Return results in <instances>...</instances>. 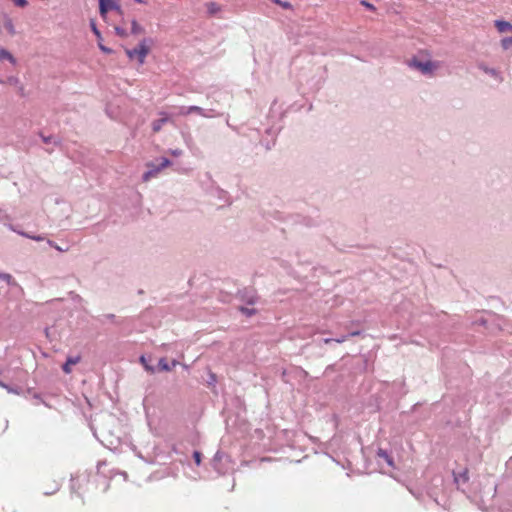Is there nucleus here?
I'll list each match as a JSON object with an SVG mask.
<instances>
[{"label": "nucleus", "mask_w": 512, "mask_h": 512, "mask_svg": "<svg viewBox=\"0 0 512 512\" xmlns=\"http://www.w3.org/2000/svg\"><path fill=\"white\" fill-rule=\"evenodd\" d=\"M147 43H151V39H143L136 48L125 49L127 57L130 60H137L139 65H143L150 51Z\"/></svg>", "instance_id": "f257e3e1"}, {"label": "nucleus", "mask_w": 512, "mask_h": 512, "mask_svg": "<svg viewBox=\"0 0 512 512\" xmlns=\"http://www.w3.org/2000/svg\"><path fill=\"white\" fill-rule=\"evenodd\" d=\"M410 68L416 69L425 76H432L435 70L439 67L437 62L431 60H421L417 57H413L409 62Z\"/></svg>", "instance_id": "f03ea898"}, {"label": "nucleus", "mask_w": 512, "mask_h": 512, "mask_svg": "<svg viewBox=\"0 0 512 512\" xmlns=\"http://www.w3.org/2000/svg\"><path fill=\"white\" fill-rule=\"evenodd\" d=\"M171 164V161L166 157L160 158L159 163H147L148 170L142 176L143 181L147 182L151 178L156 177L162 169L170 166Z\"/></svg>", "instance_id": "7ed1b4c3"}, {"label": "nucleus", "mask_w": 512, "mask_h": 512, "mask_svg": "<svg viewBox=\"0 0 512 512\" xmlns=\"http://www.w3.org/2000/svg\"><path fill=\"white\" fill-rule=\"evenodd\" d=\"M191 113H196L204 118L220 117L222 114L215 109H204L200 106L191 105L189 106Z\"/></svg>", "instance_id": "20e7f679"}, {"label": "nucleus", "mask_w": 512, "mask_h": 512, "mask_svg": "<svg viewBox=\"0 0 512 512\" xmlns=\"http://www.w3.org/2000/svg\"><path fill=\"white\" fill-rule=\"evenodd\" d=\"M0 31H5L10 36H14L16 34L15 26L13 20L5 15L0 23Z\"/></svg>", "instance_id": "39448f33"}, {"label": "nucleus", "mask_w": 512, "mask_h": 512, "mask_svg": "<svg viewBox=\"0 0 512 512\" xmlns=\"http://www.w3.org/2000/svg\"><path fill=\"white\" fill-rule=\"evenodd\" d=\"M100 14L105 15L109 10H119L120 6L114 0H99Z\"/></svg>", "instance_id": "423d86ee"}, {"label": "nucleus", "mask_w": 512, "mask_h": 512, "mask_svg": "<svg viewBox=\"0 0 512 512\" xmlns=\"http://www.w3.org/2000/svg\"><path fill=\"white\" fill-rule=\"evenodd\" d=\"M80 360H81V357L79 355L67 357L66 362L62 365L63 372L66 374L71 373V371H72L71 366L78 364L80 362Z\"/></svg>", "instance_id": "0eeeda50"}, {"label": "nucleus", "mask_w": 512, "mask_h": 512, "mask_svg": "<svg viewBox=\"0 0 512 512\" xmlns=\"http://www.w3.org/2000/svg\"><path fill=\"white\" fill-rule=\"evenodd\" d=\"M479 69L482 70L484 73L490 75L491 77L495 78L499 82H502L503 78L500 74V72L494 68H490L487 65L481 63L478 65Z\"/></svg>", "instance_id": "6e6552de"}, {"label": "nucleus", "mask_w": 512, "mask_h": 512, "mask_svg": "<svg viewBox=\"0 0 512 512\" xmlns=\"http://www.w3.org/2000/svg\"><path fill=\"white\" fill-rule=\"evenodd\" d=\"M495 27L500 33L512 32V24L505 20H496Z\"/></svg>", "instance_id": "1a4fd4ad"}, {"label": "nucleus", "mask_w": 512, "mask_h": 512, "mask_svg": "<svg viewBox=\"0 0 512 512\" xmlns=\"http://www.w3.org/2000/svg\"><path fill=\"white\" fill-rule=\"evenodd\" d=\"M160 114L163 117L152 122V130L155 133L159 132L162 129L163 125L168 121V116L166 115V113L161 112Z\"/></svg>", "instance_id": "9d476101"}, {"label": "nucleus", "mask_w": 512, "mask_h": 512, "mask_svg": "<svg viewBox=\"0 0 512 512\" xmlns=\"http://www.w3.org/2000/svg\"><path fill=\"white\" fill-rule=\"evenodd\" d=\"M0 61H8L12 65L17 64L16 58L5 48H0Z\"/></svg>", "instance_id": "9b49d317"}, {"label": "nucleus", "mask_w": 512, "mask_h": 512, "mask_svg": "<svg viewBox=\"0 0 512 512\" xmlns=\"http://www.w3.org/2000/svg\"><path fill=\"white\" fill-rule=\"evenodd\" d=\"M8 228L16 233H18L19 235L23 236V237H26V238H29V239H32V240H35V241H43L44 240V237L42 235H31L29 233H26L24 231H19L17 230L13 225L9 224L8 225Z\"/></svg>", "instance_id": "f8f14e48"}, {"label": "nucleus", "mask_w": 512, "mask_h": 512, "mask_svg": "<svg viewBox=\"0 0 512 512\" xmlns=\"http://www.w3.org/2000/svg\"><path fill=\"white\" fill-rule=\"evenodd\" d=\"M357 335H360V331H352V332H350V333H348V334H346V335H343V336H341L340 338H336V339H333V338H325V339L323 340V342H324L325 344H328V343H330V342H332V341H335V342H337V343H343V342H344V341H346L349 337L357 336Z\"/></svg>", "instance_id": "ddd939ff"}, {"label": "nucleus", "mask_w": 512, "mask_h": 512, "mask_svg": "<svg viewBox=\"0 0 512 512\" xmlns=\"http://www.w3.org/2000/svg\"><path fill=\"white\" fill-rule=\"evenodd\" d=\"M178 364L176 360L172 361V364L169 365L167 360L165 358H161L158 361V369L160 371H171L173 367H175Z\"/></svg>", "instance_id": "4468645a"}, {"label": "nucleus", "mask_w": 512, "mask_h": 512, "mask_svg": "<svg viewBox=\"0 0 512 512\" xmlns=\"http://www.w3.org/2000/svg\"><path fill=\"white\" fill-rule=\"evenodd\" d=\"M377 455L379 458L385 460V462L390 466V467H394V461H393V458L388 454V452L386 450H383V449H379L377 451Z\"/></svg>", "instance_id": "2eb2a0df"}, {"label": "nucleus", "mask_w": 512, "mask_h": 512, "mask_svg": "<svg viewBox=\"0 0 512 512\" xmlns=\"http://www.w3.org/2000/svg\"><path fill=\"white\" fill-rule=\"evenodd\" d=\"M469 480V477H468V470H464L458 474H455L454 473V481L456 483H459L460 481L465 483Z\"/></svg>", "instance_id": "dca6fc26"}, {"label": "nucleus", "mask_w": 512, "mask_h": 512, "mask_svg": "<svg viewBox=\"0 0 512 512\" xmlns=\"http://www.w3.org/2000/svg\"><path fill=\"white\" fill-rule=\"evenodd\" d=\"M131 33L134 35L142 34L144 33V28L136 20H133L131 23Z\"/></svg>", "instance_id": "f3484780"}, {"label": "nucleus", "mask_w": 512, "mask_h": 512, "mask_svg": "<svg viewBox=\"0 0 512 512\" xmlns=\"http://www.w3.org/2000/svg\"><path fill=\"white\" fill-rule=\"evenodd\" d=\"M40 136H41L43 142L47 145H49V144L58 145L59 144L58 139L54 136H45L43 134H40Z\"/></svg>", "instance_id": "a211bd4d"}, {"label": "nucleus", "mask_w": 512, "mask_h": 512, "mask_svg": "<svg viewBox=\"0 0 512 512\" xmlns=\"http://www.w3.org/2000/svg\"><path fill=\"white\" fill-rule=\"evenodd\" d=\"M501 47L503 50H510L512 48V37H505L501 40Z\"/></svg>", "instance_id": "6ab92c4d"}, {"label": "nucleus", "mask_w": 512, "mask_h": 512, "mask_svg": "<svg viewBox=\"0 0 512 512\" xmlns=\"http://www.w3.org/2000/svg\"><path fill=\"white\" fill-rule=\"evenodd\" d=\"M177 114L180 115V116H187V115L191 114V111L189 110V106H180V107H178Z\"/></svg>", "instance_id": "aec40b11"}, {"label": "nucleus", "mask_w": 512, "mask_h": 512, "mask_svg": "<svg viewBox=\"0 0 512 512\" xmlns=\"http://www.w3.org/2000/svg\"><path fill=\"white\" fill-rule=\"evenodd\" d=\"M219 11V7L216 3H209L208 4V12L210 14H215L216 12Z\"/></svg>", "instance_id": "412c9836"}, {"label": "nucleus", "mask_w": 512, "mask_h": 512, "mask_svg": "<svg viewBox=\"0 0 512 512\" xmlns=\"http://www.w3.org/2000/svg\"><path fill=\"white\" fill-rule=\"evenodd\" d=\"M275 3H277L278 5H280L281 7H283L284 9H290L292 7V5L287 2V1H282V0H273Z\"/></svg>", "instance_id": "4be33fe9"}, {"label": "nucleus", "mask_w": 512, "mask_h": 512, "mask_svg": "<svg viewBox=\"0 0 512 512\" xmlns=\"http://www.w3.org/2000/svg\"><path fill=\"white\" fill-rule=\"evenodd\" d=\"M15 6L24 8L27 6L28 2L27 0H11Z\"/></svg>", "instance_id": "5701e85b"}, {"label": "nucleus", "mask_w": 512, "mask_h": 512, "mask_svg": "<svg viewBox=\"0 0 512 512\" xmlns=\"http://www.w3.org/2000/svg\"><path fill=\"white\" fill-rule=\"evenodd\" d=\"M91 28H92V31L93 33L95 34V36L98 38V40H101L102 37H101V33L100 31L98 30V28L96 27L95 23L94 22H91Z\"/></svg>", "instance_id": "b1692460"}, {"label": "nucleus", "mask_w": 512, "mask_h": 512, "mask_svg": "<svg viewBox=\"0 0 512 512\" xmlns=\"http://www.w3.org/2000/svg\"><path fill=\"white\" fill-rule=\"evenodd\" d=\"M193 458L195 460V463L197 465H200L201 463V458H202V454L199 452V451H194L193 452Z\"/></svg>", "instance_id": "393cba45"}, {"label": "nucleus", "mask_w": 512, "mask_h": 512, "mask_svg": "<svg viewBox=\"0 0 512 512\" xmlns=\"http://www.w3.org/2000/svg\"><path fill=\"white\" fill-rule=\"evenodd\" d=\"M115 32L120 37H126L127 36L126 30L121 28V27H115Z\"/></svg>", "instance_id": "a878e982"}, {"label": "nucleus", "mask_w": 512, "mask_h": 512, "mask_svg": "<svg viewBox=\"0 0 512 512\" xmlns=\"http://www.w3.org/2000/svg\"><path fill=\"white\" fill-rule=\"evenodd\" d=\"M98 47H99V49H100L102 52H104V53H106V54H111V53L113 52V50H112V49H110V48H108V47L104 46L101 42H99V43H98Z\"/></svg>", "instance_id": "bb28decb"}, {"label": "nucleus", "mask_w": 512, "mask_h": 512, "mask_svg": "<svg viewBox=\"0 0 512 512\" xmlns=\"http://www.w3.org/2000/svg\"><path fill=\"white\" fill-rule=\"evenodd\" d=\"M168 152L174 157H179L183 154L181 149H170Z\"/></svg>", "instance_id": "cd10ccee"}, {"label": "nucleus", "mask_w": 512, "mask_h": 512, "mask_svg": "<svg viewBox=\"0 0 512 512\" xmlns=\"http://www.w3.org/2000/svg\"><path fill=\"white\" fill-rule=\"evenodd\" d=\"M140 360H141L142 364L144 365V368L147 371H150V372H154L155 371V369L152 366H149L148 363H146L145 358L143 356L140 358Z\"/></svg>", "instance_id": "c85d7f7f"}, {"label": "nucleus", "mask_w": 512, "mask_h": 512, "mask_svg": "<svg viewBox=\"0 0 512 512\" xmlns=\"http://www.w3.org/2000/svg\"><path fill=\"white\" fill-rule=\"evenodd\" d=\"M360 4H361L362 6H364V7H366V8H367V9H369V10H375L374 5H373V4H371V3H369V2H368V1H366V0H362V1L360 2Z\"/></svg>", "instance_id": "c756f323"}, {"label": "nucleus", "mask_w": 512, "mask_h": 512, "mask_svg": "<svg viewBox=\"0 0 512 512\" xmlns=\"http://www.w3.org/2000/svg\"><path fill=\"white\" fill-rule=\"evenodd\" d=\"M7 82L11 85H16L19 83V79L17 77L11 76L8 77Z\"/></svg>", "instance_id": "7c9ffc66"}, {"label": "nucleus", "mask_w": 512, "mask_h": 512, "mask_svg": "<svg viewBox=\"0 0 512 512\" xmlns=\"http://www.w3.org/2000/svg\"><path fill=\"white\" fill-rule=\"evenodd\" d=\"M241 311H242L244 314L248 315V316H251L252 314H254V313H255V310H254V309H249V308H244V307H242V308H241Z\"/></svg>", "instance_id": "2f4dec72"}, {"label": "nucleus", "mask_w": 512, "mask_h": 512, "mask_svg": "<svg viewBox=\"0 0 512 512\" xmlns=\"http://www.w3.org/2000/svg\"><path fill=\"white\" fill-rule=\"evenodd\" d=\"M47 243H48L50 246L54 247L55 249H57V250H59V251H64L61 247L57 246V245L55 244V242H53V241H51V240H48V241H47Z\"/></svg>", "instance_id": "473e14b6"}, {"label": "nucleus", "mask_w": 512, "mask_h": 512, "mask_svg": "<svg viewBox=\"0 0 512 512\" xmlns=\"http://www.w3.org/2000/svg\"><path fill=\"white\" fill-rule=\"evenodd\" d=\"M9 393L19 394V390L17 388H13L8 386V388H5Z\"/></svg>", "instance_id": "72a5a7b5"}, {"label": "nucleus", "mask_w": 512, "mask_h": 512, "mask_svg": "<svg viewBox=\"0 0 512 512\" xmlns=\"http://www.w3.org/2000/svg\"><path fill=\"white\" fill-rule=\"evenodd\" d=\"M507 468L512 470V457H510L506 463Z\"/></svg>", "instance_id": "f704fd0d"}, {"label": "nucleus", "mask_w": 512, "mask_h": 512, "mask_svg": "<svg viewBox=\"0 0 512 512\" xmlns=\"http://www.w3.org/2000/svg\"><path fill=\"white\" fill-rule=\"evenodd\" d=\"M220 458H221V456H220V452H217V453L215 454V456H214L213 461H214V462H216V461L220 460Z\"/></svg>", "instance_id": "c9c22d12"}, {"label": "nucleus", "mask_w": 512, "mask_h": 512, "mask_svg": "<svg viewBox=\"0 0 512 512\" xmlns=\"http://www.w3.org/2000/svg\"><path fill=\"white\" fill-rule=\"evenodd\" d=\"M0 387L2 388H8V385L5 384L3 381L0 380Z\"/></svg>", "instance_id": "e433bc0d"}, {"label": "nucleus", "mask_w": 512, "mask_h": 512, "mask_svg": "<svg viewBox=\"0 0 512 512\" xmlns=\"http://www.w3.org/2000/svg\"><path fill=\"white\" fill-rule=\"evenodd\" d=\"M134 1H135V2H137V3H141V4H143V3H146V2H147V0H134Z\"/></svg>", "instance_id": "4c0bfd02"}, {"label": "nucleus", "mask_w": 512, "mask_h": 512, "mask_svg": "<svg viewBox=\"0 0 512 512\" xmlns=\"http://www.w3.org/2000/svg\"><path fill=\"white\" fill-rule=\"evenodd\" d=\"M106 317H107L108 319H113V318H114V315H113V314H108V315H106Z\"/></svg>", "instance_id": "58836bf2"}, {"label": "nucleus", "mask_w": 512, "mask_h": 512, "mask_svg": "<svg viewBox=\"0 0 512 512\" xmlns=\"http://www.w3.org/2000/svg\"><path fill=\"white\" fill-rule=\"evenodd\" d=\"M34 398H35V399H38V400H40V401L42 402V400H41V398H40V396H39L38 394H35V395H34Z\"/></svg>", "instance_id": "ea45409f"}, {"label": "nucleus", "mask_w": 512, "mask_h": 512, "mask_svg": "<svg viewBox=\"0 0 512 512\" xmlns=\"http://www.w3.org/2000/svg\"><path fill=\"white\" fill-rule=\"evenodd\" d=\"M213 380H215V375L212 374L211 378H210V381H213Z\"/></svg>", "instance_id": "a19ab883"}, {"label": "nucleus", "mask_w": 512, "mask_h": 512, "mask_svg": "<svg viewBox=\"0 0 512 512\" xmlns=\"http://www.w3.org/2000/svg\"><path fill=\"white\" fill-rule=\"evenodd\" d=\"M213 380H215V375L212 374L211 378H210V381H213Z\"/></svg>", "instance_id": "79ce46f5"}]
</instances>
